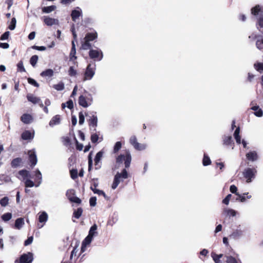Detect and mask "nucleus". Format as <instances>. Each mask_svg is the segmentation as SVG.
<instances>
[{"instance_id":"obj_1","label":"nucleus","mask_w":263,"mask_h":263,"mask_svg":"<svg viewBox=\"0 0 263 263\" xmlns=\"http://www.w3.org/2000/svg\"><path fill=\"white\" fill-rule=\"evenodd\" d=\"M93 102L92 95L86 92L85 95H82L79 98V104L80 106L86 108L90 106Z\"/></svg>"},{"instance_id":"obj_61","label":"nucleus","mask_w":263,"mask_h":263,"mask_svg":"<svg viewBox=\"0 0 263 263\" xmlns=\"http://www.w3.org/2000/svg\"><path fill=\"white\" fill-rule=\"evenodd\" d=\"M71 177L72 179H75L78 176V172L76 170H72L70 171Z\"/></svg>"},{"instance_id":"obj_32","label":"nucleus","mask_w":263,"mask_h":263,"mask_svg":"<svg viewBox=\"0 0 263 263\" xmlns=\"http://www.w3.org/2000/svg\"><path fill=\"white\" fill-rule=\"evenodd\" d=\"M55 9H56V6L53 5V6L43 7L42 8V11L44 13H49L54 11Z\"/></svg>"},{"instance_id":"obj_59","label":"nucleus","mask_w":263,"mask_h":263,"mask_svg":"<svg viewBox=\"0 0 263 263\" xmlns=\"http://www.w3.org/2000/svg\"><path fill=\"white\" fill-rule=\"evenodd\" d=\"M121 143L120 142H117L114 146V152H117L121 147Z\"/></svg>"},{"instance_id":"obj_57","label":"nucleus","mask_w":263,"mask_h":263,"mask_svg":"<svg viewBox=\"0 0 263 263\" xmlns=\"http://www.w3.org/2000/svg\"><path fill=\"white\" fill-rule=\"evenodd\" d=\"M232 197V195L231 194H228L226 197V198L222 200V202L226 204V205H228L229 203V201L231 199V198Z\"/></svg>"},{"instance_id":"obj_11","label":"nucleus","mask_w":263,"mask_h":263,"mask_svg":"<svg viewBox=\"0 0 263 263\" xmlns=\"http://www.w3.org/2000/svg\"><path fill=\"white\" fill-rule=\"evenodd\" d=\"M246 158L249 161L254 162L258 159V156L256 151H252L246 154Z\"/></svg>"},{"instance_id":"obj_26","label":"nucleus","mask_w":263,"mask_h":263,"mask_svg":"<svg viewBox=\"0 0 263 263\" xmlns=\"http://www.w3.org/2000/svg\"><path fill=\"white\" fill-rule=\"evenodd\" d=\"M97 226L96 224H95L90 228L89 231V234L87 236L92 239L93 236L97 233Z\"/></svg>"},{"instance_id":"obj_19","label":"nucleus","mask_w":263,"mask_h":263,"mask_svg":"<svg viewBox=\"0 0 263 263\" xmlns=\"http://www.w3.org/2000/svg\"><path fill=\"white\" fill-rule=\"evenodd\" d=\"M34 173L35 176V181L37 183L35 186L38 187L42 181V174L39 170H36Z\"/></svg>"},{"instance_id":"obj_54","label":"nucleus","mask_w":263,"mask_h":263,"mask_svg":"<svg viewBox=\"0 0 263 263\" xmlns=\"http://www.w3.org/2000/svg\"><path fill=\"white\" fill-rule=\"evenodd\" d=\"M28 82L29 84L33 85L36 87H39V84L37 83V82L35 80H34L32 78H28Z\"/></svg>"},{"instance_id":"obj_16","label":"nucleus","mask_w":263,"mask_h":263,"mask_svg":"<svg viewBox=\"0 0 263 263\" xmlns=\"http://www.w3.org/2000/svg\"><path fill=\"white\" fill-rule=\"evenodd\" d=\"M61 122V116L60 115H55L52 117L49 122V125L53 127L56 125H58Z\"/></svg>"},{"instance_id":"obj_43","label":"nucleus","mask_w":263,"mask_h":263,"mask_svg":"<svg viewBox=\"0 0 263 263\" xmlns=\"http://www.w3.org/2000/svg\"><path fill=\"white\" fill-rule=\"evenodd\" d=\"M83 210L82 208H78L76 211L73 213L74 217L79 219L82 215Z\"/></svg>"},{"instance_id":"obj_35","label":"nucleus","mask_w":263,"mask_h":263,"mask_svg":"<svg viewBox=\"0 0 263 263\" xmlns=\"http://www.w3.org/2000/svg\"><path fill=\"white\" fill-rule=\"evenodd\" d=\"M91 189L93 192V193L95 194H97L99 195H102L105 198H106V194H105V193L103 191H102V190H100L99 189H97L96 188V186H95V187H93L92 186H91Z\"/></svg>"},{"instance_id":"obj_2","label":"nucleus","mask_w":263,"mask_h":263,"mask_svg":"<svg viewBox=\"0 0 263 263\" xmlns=\"http://www.w3.org/2000/svg\"><path fill=\"white\" fill-rule=\"evenodd\" d=\"M257 171L255 168H247L245 169L242 174L243 177L246 179V182L250 183L252 181V179L255 178Z\"/></svg>"},{"instance_id":"obj_49","label":"nucleus","mask_w":263,"mask_h":263,"mask_svg":"<svg viewBox=\"0 0 263 263\" xmlns=\"http://www.w3.org/2000/svg\"><path fill=\"white\" fill-rule=\"evenodd\" d=\"M257 27L258 29H259V27L260 28H263V15L260 16L258 18L257 23Z\"/></svg>"},{"instance_id":"obj_28","label":"nucleus","mask_w":263,"mask_h":263,"mask_svg":"<svg viewBox=\"0 0 263 263\" xmlns=\"http://www.w3.org/2000/svg\"><path fill=\"white\" fill-rule=\"evenodd\" d=\"M240 128L239 127H237L234 132V137L235 139L236 140V142L237 144H240L241 142V137L239 135Z\"/></svg>"},{"instance_id":"obj_53","label":"nucleus","mask_w":263,"mask_h":263,"mask_svg":"<svg viewBox=\"0 0 263 263\" xmlns=\"http://www.w3.org/2000/svg\"><path fill=\"white\" fill-rule=\"evenodd\" d=\"M237 196L238 197L236 199V200H239L241 202H245L246 201V197L245 196L242 195L239 193L237 194Z\"/></svg>"},{"instance_id":"obj_60","label":"nucleus","mask_w":263,"mask_h":263,"mask_svg":"<svg viewBox=\"0 0 263 263\" xmlns=\"http://www.w3.org/2000/svg\"><path fill=\"white\" fill-rule=\"evenodd\" d=\"M256 46L258 49H262L263 48L262 40L261 41L257 40L256 43Z\"/></svg>"},{"instance_id":"obj_33","label":"nucleus","mask_w":263,"mask_h":263,"mask_svg":"<svg viewBox=\"0 0 263 263\" xmlns=\"http://www.w3.org/2000/svg\"><path fill=\"white\" fill-rule=\"evenodd\" d=\"M254 67L258 72L260 73L263 72V63L256 62L254 64Z\"/></svg>"},{"instance_id":"obj_38","label":"nucleus","mask_w":263,"mask_h":263,"mask_svg":"<svg viewBox=\"0 0 263 263\" xmlns=\"http://www.w3.org/2000/svg\"><path fill=\"white\" fill-rule=\"evenodd\" d=\"M38 61V56L34 55L31 57L30 59V64L33 66L35 67Z\"/></svg>"},{"instance_id":"obj_12","label":"nucleus","mask_w":263,"mask_h":263,"mask_svg":"<svg viewBox=\"0 0 263 263\" xmlns=\"http://www.w3.org/2000/svg\"><path fill=\"white\" fill-rule=\"evenodd\" d=\"M89 125L90 129L93 128V131L96 130V127L98 125V118L95 115H92L91 118L89 120Z\"/></svg>"},{"instance_id":"obj_29","label":"nucleus","mask_w":263,"mask_h":263,"mask_svg":"<svg viewBox=\"0 0 263 263\" xmlns=\"http://www.w3.org/2000/svg\"><path fill=\"white\" fill-rule=\"evenodd\" d=\"M97 37V33L96 32L88 33L86 35L84 39L90 42L96 39Z\"/></svg>"},{"instance_id":"obj_44","label":"nucleus","mask_w":263,"mask_h":263,"mask_svg":"<svg viewBox=\"0 0 263 263\" xmlns=\"http://www.w3.org/2000/svg\"><path fill=\"white\" fill-rule=\"evenodd\" d=\"M25 185L26 187H31L35 186L36 184L29 179H27L25 182Z\"/></svg>"},{"instance_id":"obj_25","label":"nucleus","mask_w":263,"mask_h":263,"mask_svg":"<svg viewBox=\"0 0 263 263\" xmlns=\"http://www.w3.org/2000/svg\"><path fill=\"white\" fill-rule=\"evenodd\" d=\"M251 109L255 111L254 114L256 116L258 117H260L262 116L263 111L261 109L259 108L258 106H257V105L251 107Z\"/></svg>"},{"instance_id":"obj_52","label":"nucleus","mask_w":263,"mask_h":263,"mask_svg":"<svg viewBox=\"0 0 263 263\" xmlns=\"http://www.w3.org/2000/svg\"><path fill=\"white\" fill-rule=\"evenodd\" d=\"M222 254L216 255L214 254L212 256L213 260H214L215 263H219L220 258L222 257Z\"/></svg>"},{"instance_id":"obj_31","label":"nucleus","mask_w":263,"mask_h":263,"mask_svg":"<svg viewBox=\"0 0 263 263\" xmlns=\"http://www.w3.org/2000/svg\"><path fill=\"white\" fill-rule=\"evenodd\" d=\"M53 75V71L51 69H48L45 71H43L41 73V76L44 77H51Z\"/></svg>"},{"instance_id":"obj_55","label":"nucleus","mask_w":263,"mask_h":263,"mask_svg":"<svg viewBox=\"0 0 263 263\" xmlns=\"http://www.w3.org/2000/svg\"><path fill=\"white\" fill-rule=\"evenodd\" d=\"M230 191L232 193L235 194L236 195L239 193L237 192V187L235 185H231L230 186Z\"/></svg>"},{"instance_id":"obj_8","label":"nucleus","mask_w":263,"mask_h":263,"mask_svg":"<svg viewBox=\"0 0 263 263\" xmlns=\"http://www.w3.org/2000/svg\"><path fill=\"white\" fill-rule=\"evenodd\" d=\"M75 191L73 190H69L67 191L66 196L69 200L72 202L80 203L81 200L78 197L74 196Z\"/></svg>"},{"instance_id":"obj_63","label":"nucleus","mask_w":263,"mask_h":263,"mask_svg":"<svg viewBox=\"0 0 263 263\" xmlns=\"http://www.w3.org/2000/svg\"><path fill=\"white\" fill-rule=\"evenodd\" d=\"M9 32L6 31L5 32L2 36H1L0 40H6L8 39L9 36Z\"/></svg>"},{"instance_id":"obj_5","label":"nucleus","mask_w":263,"mask_h":263,"mask_svg":"<svg viewBox=\"0 0 263 263\" xmlns=\"http://www.w3.org/2000/svg\"><path fill=\"white\" fill-rule=\"evenodd\" d=\"M89 55L91 59L96 61H101L103 57L102 51L99 49H90L89 52Z\"/></svg>"},{"instance_id":"obj_6","label":"nucleus","mask_w":263,"mask_h":263,"mask_svg":"<svg viewBox=\"0 0 263 263\" xmlns=\"http://www.w3.org/2000/svg\"><path fill=\"white\" fill-rule=\"evenodd\" d=\"M130 143L138 151H142L146 148V144H141L137 142V138L135 136H133L129 139Z\"/></svg>"},{"instance_id":"obj_23","label":"nucleus","mask_w":263,"mask_h":263,"mask_svg":"<svg viewBox=\"0 0 263 263\" xmlns=\"http://www.w3.org/2000/svg\"><path fill=\"white\" fill-rule=\"evenodd\" d=\"M243 235V231L240 229H236L230 234V237L233 239H238L242 236Z\"/></svg>"},{"instance_id":"obj_24","label":"nucleus","mask_w":263,"mask_h":263,"mask_svg":"<svg viewBox=\"0 0 263 263\" xmlns=\"http://www.w3.org/2000/svg\"><path fill=\"white\" fill-rule=\"evenodd\" d=\"M24 224V220L22 218H17L15 220L14 227L15 229L20 230Z\"/></svg>"},{"instance_id":"obj_39","label":"nucleus","mask_w":263,"mask_h":263,"mask_svg":"<svg viewBox=\"0 0 263 263\" xmlns=\"http://www.w3.org/2000/svg\"><path fill=\"white\" fill-rule=\"evenodd\" d=\"M211 163V160L210 158L205 154H204L202 163L204 166H206L210 165Z\"/></svg>"},{"instance_id":"obj_36","label":"nucleus","mask_w":263,"mask_h":263,"mask_svg":"<svg viewBox=\"0 0 263 263\" xmlns=\"http://www.w3.org/2000/svg\"><path fill=\"white\" fill-rule=\"evenodd\" d=\"M100 139L101 141L102 140V138H99V135L96 133H92L91 135V141L92 143H96L98 141L99 139Z\"/></svg>"},{"instance_id":"obj_7","label":"nucleus","mask_w":263,"mask_h":263,"mask_svg":"<svg viewBox=\"0 0 263 263\" xmlns=\"http://www.w3.org/2000/svg\"><path fill=\"white\" fill-rule=\"evenodd\" d=\"M33 254L28 252L26 254H23L20 258V263H31L33 261Z\"/></svg>"},{"instance_id":"obj_50","label":"nucleus","mask_w":263,"mask_h":263,"mask_svg":"<svg viewBox=\"0 0 263 263\" xmlns=\"http://www.w3.org/2000/svg\"><path fill=\"white\" fill-rule=\"evenodd\" d=\"M21 159L20 158H17L16 159H14L11 162V165L13 167H16L19 165V164L21 163Z\"/></svg>"},{"instance_id":"obj_42","label":"nucleus","mask_w":263,"mask_h":263,"mask_svg":"<svg viewBox=\"0 0 263 263\" xmlns=\"http://www.w3.org/2000/svg\"><path fill=\"white\" fill-rule=\"evenodd\" d=\"M17 70L20 72H25L26 70L24 68L23 62L22 61H20L18 64H17Z\"/></svg>"},{"instance_id":"obj_13","label":"nucleus","mask_w":263,"mask_h":263,"mask_svg":"<svg viewBox=\"0 0 263 263\" xmlns=\"http://www.w3.org/2000/svg\"><path fill=\"white\" fill-rule=\"evenodd\" d=\"M21 120L25 124H30L33 120L32 116L29 114H24L21 117Z\"/></svg>"},{"instance_id":"obj_15","label":"nucleus","mask_w":263,"mask_h":263,"mask_svg":"<svg viewBox=\"0 0 263 263\" xmlns=\"http://www.w3.org/2000/svg\"><path fill=\"white\" fill-rule=\"evenodd\" d=\"M29 160L33 166H34L37 163V158L35 152L33 150L28 152Z\"/></svg>"},{"instance_id":"obj_51","label":"nucleus","mask_w":263,"mask_h":263,"mask_svg":"<svg viewBox=\"0 0 263 263\" xmlns=\"http://www.w3.org/2000/svg\"><path fill=\"white\" fill-rule=\"evenodd\" d=\"M226 262L227 263H237L236 259L231 256H227L226 257Z\"/></svg>"},{"instance_id":"obj_27","label":"nucleus","mask_w":263,"mask_h":263,"mask_svg":"<svg viewBox=\"0 0 263 263\" xmlns=\"http://www.w3.org/2000/svg\"><path fill=\"white\" fill-rule=\"evenodd\" d=\"M91 45L90 43V41L86 40L83 39V41H82V48L83 50H88V49H91Z\"/></svg>"},{"instance_id":"obj_47","label":"nucleus","mask_w":263,"mask_h":263,"mask_svg":"<svg viewBox=\"0 0 263 263\" xmlns=\"http://www.w3.org/2000/svg\"><path fill=\"white\" fill-rule=\"evenodd\" d=\"M8 202L9 198L7 197H5L0 200V204L2 206H6L8 205Z\"/></svg>"},{"instance_id":"obj_34","label":"nucleus","mask_w":263,"mask_h":263,"mask_svg":"<svg viewBox=\"0 0 263 263\" xmlns=\"http://www.w3.org/2000/svg\"><path fill=\"white\" fill-rule=\"evenodd\" d=\"M16 20L15 17H13L8 26V29L10 30H13L16 27Z\"/></svg>"},{"instance_id":"obj_58","label":"nucleus","mask_w":263,"mask_h":263,"mask_svg":"<svg viewBox=\"0 0 263 263\" xmlns=\"http://www.w3.org/2000/svg\"><path fill=\"white\" fill-rule=\"evenodd\" d=\"M231 136H226L223 139V143L224 144L229 145L231 142Z\"/></svg>"},{"instance_id":"obj_64","label":"nucleus","mask_w":263,"mask_h":263,"mask_svg":"<svg viewBox=\"0 0 263 263\" xmlns=\"http://www.w3.org/2000/svg\"><path fill=\"white\" fill-rule=\"evenodd\" d=\"M121 174V178L122 179H126L128 177V173L125 169H124L122 173H120Z\"/></svg>"},{"instance_id":"obj_41","label":"nucleus","mask_w":263,"mask_h":263,"mask_svg":"<svg viewBox=\"0 0 263 263\" xmlns=\"http://www.w3.org/2000/svg\"><path fill=\"white\" fill-rule=\"evenodd\" d=\"M260 11V8L259 5H256L254 7L252 8L251 9V13L254 15H257L258 14L259 12Z\"/></svg>"},{"instance_id":"obj_4","label":"nucleus","mask_w":263,"mask_h":263,"mask_svg":"<svg viewBox=\"0 0 263 263\" xmlns=\"http://www.w3.org/2000/svg\"><path fill=\"white\" fill-rule=\"evenodd\" d=\"M131 156L129 152H127L125 155H120L117 158V163H122L124 161L125 167L127 168L129 166L131 162Z\"/></svg>"},{"instance_id":"obj_48","label":"nucleus","mask_w":263,"mask_h":263,"mask_svg":"<svg viewBox=\"0 0 263 263\" xmlns=\"http://www.w3.org/2000/svg\"><path fill=\"white\" fill-rule=\"evenodd\" d=\"M92 239L91 238H90L88 236H87L85 239L83 241L82 245H83L84 246H85L87 247L90 245L92 241Z\"/></svg>"},{"instance_id":"obj_46","label":"nucleus","mask_w":263,"mask_h":263,"mask_svg":"<svg viewBox=\"0 0 263 263\" xmlns=\"http://www.w3.org/2000/svg\"><path fill=\"white\" fill-rule=\"evenodd\" d=\"M12 217V214L10 213H7L3 214L2 216V219L5 221L9 220Z\"/></svg>"},{"instance_id":"obj_37","label":"nucleus","mask_w":263,"mask_h":263,"mask_svg":"<svg viewBox=\"0 0 263 263\" xmlns=\"http://www.w3.org/2000/svg\"><path fill=\"white\" fill-rule=\"evenodd\" d=\"M19 174L21 176H22L24 179H25L27 178H29L30 177V174L29 172L26 170H22L19 172Z\"/></svg>"},{"instance_id":"obj_14","label":"nucleus","mask_w":263,"mask_h":263,"mask_svg":"<svg viewBox=\"0 0 263 263\" xmlns=\"http://www.w3.org/2000/svg\"><path fill=\"white\" fill-rule=\"evenodd\" d=\"M121 174L119 173H117V174L115 175L114 179V181L112 183V184L111 185V188L113 190H115L117 188L119 184L120 183L121 181Z\"/></svg>"},{"instance_id":"obj_17","label":"nucleus","mask_w":263,"mask_h":263,"mask_svg":"<svg viewBox=\"0 0 263 263\" xmlns=\"http://www.w3.org/2000/svg\"><path fill=\"white\" fill-rule=\"evenodd\" d=\"M103 153L102 151H100L97 154V155L95 157V165L96 166L97 169L99 168L100 167V161L103 157Z\"/></svg>"},{"instance_id":"obj_30","label":"nucleus","mask_w":263,"mask_h":263,"mask_svg":"<svg viewBox=\"0 0 263 263\" xmlns=\"http://www.w3.org/2000/svg\"><path fill=\"white\" fill-rule=\"evenodd\" d=\"M76 49L73 48H71V51L69 54V59L70 61H72L74 63H75V61L77 59V57L76 56Z\"/></svg>"},{"instance_id":"obj_3","label":"nucleus","mask_w":263,"mask_h":263,"mask_svg":"<svg viewBox=\"0 0 263 263\" xmlns=\"http://www.w3.org/2000/svg\"><path fill=\"white\" fill-rule=\"evenodd\" d=\"M95 65L94 66H92V65L89 64L87 66L85 71L83 81L91 80L95 74Z\"/></svg>"},{"instance_id":"obj_45","label":"nucleus","mask_w":263,"mask_h":263,"mask_svg":"<svg viewBox=\"0 0 263 263\" xmlns=\"http://www.w3.org/2000/svg\"><path fill=\"white\" fill-rule=\"evenodd\" d=\"M77 74V70L73 66H70L68 70V74L71 77H75Z\"/></svg>"},{"instance_id":"obj_62","label":"nucleus","mask_w":263,"mask_h":263,"mask_svg":"<svg viewBox=\"0 0 263 263\" xmlns=\"http://www.w3.org/2000/svg\"><path fill=\"white\" fill-rule=\"evenodd\" d=\"M97 198L95 197H93L90 198L89 203L90 206H94L96 204Z\"/></svg>"},{"instance_id":"obj_21","label":"nucleus","mask_w":263,"mask_h":263,"mask_svg":"<svg viewBox=\"0 0 263 263\" xmlns=\"http://www.w3.org/2000/svg\"><path fill=\"white\" fill-rule=\"evenodd\" d=\"M27 98L28 101L34 104L40 103L41 102V99L40 98L36 97L32 94H28L27 96Z\"/></svg>"},{"instance_id":"obj_20","label":"nucleus","mask_w":263,"mask_h":263,"mask_svg":"<svg viewBox=\"0 0 263 263\" xmlns=\"http://www.w3.org/2000/svg\"><path fill=\"white\" fill-rule=\"evenodd\" d=\"M34 132L32 133L29 130H25L22 134V138L24 140L32 139L34 137Z\"/></svg>"},{"instance_id":"obj_56","label":"nucleus","mask_w":263,"mask_h":263,"mask_svg":"<svg viewBox=\"0 0 263 263\" xmlns=\"http://www.w3.org/2000/svg\"><path fill=\"white\" fill-rule=\"evenodd\" d=\"M79 123L80 125H82L85 120L84 115L82 112H80L79 115Z\"/></svg>"},{"instance_id":"obj_22","label":"nucleus","mask_w":263,"mask_h":263,"mask_svg":"<svg viewBox=\"0 0 263 263\" xmlns=\"http://www.w3.org/2000/svg\"><path fill=\"white\" fill-rule=\"evenodd\" d=\"M236 211L231 209H228V208H225L223 210V214L225 215L226 216H229V217H234L236 215Z\"/></svg>"},{"instance_id":"obj_18","label":"nucleus","mask_w":263,"mask_h":263,"mask_svg":"<svg viewBox=\"0 0 263 263\" xmlns=\"http://www.w3.org/2000/svg\"><path fill=\"white\" fill-rule=\"evenodd\" d=\"M48 218V214L45 212H42L39 216V220L41 223H44V224L41 226L39 228H42L45 222L47 221Z\"/></svg>"},{"instance_id":"obj_10","label":"nucleus","mask_w":263,"mask_h":263,"mask_svg":"<svg viewBox=\"0 0 263 263\" xmlns=\"http://www.w3.org/2000/svg\"><path fill=\"white\" fill-rule=\"evenodd\" d=\"M82 15V9L77 7L76 9L73 10L71 13V16L73 21L76 22L78 18Z\"/></svg>"},{"instance_id":"obj_40","label":"nucleus","mask_w":263,"mask_h":263,"mask_svg":"<svg viewBox=\"0 0 263 263\" xmlns=\"http://www.w3.org/2000/svg\"><path fill=\"white\" fill-rule=\"evenodd\" d=\"M53 87L58 91L62 90L64 89V84L61 82L57 84L54 85Z\"/></svg>"},{"instance_id":"obj_9","label":"nucleus","mask_w":263,"mask_h":263,"mask_svg":"<svg viewBox=\"0 0 263 263\" xmlns=\"http://www.w3.org/2000/svg\"><path fill=\"white\" fill-rule=\"evenodd\" d=\"M42 18L44 23L48 26H51L54 25H58L59 24V22L58 19L51 18L48 16H44Z\"/></svg>"}]
</instances>
